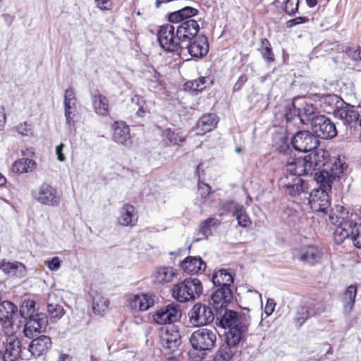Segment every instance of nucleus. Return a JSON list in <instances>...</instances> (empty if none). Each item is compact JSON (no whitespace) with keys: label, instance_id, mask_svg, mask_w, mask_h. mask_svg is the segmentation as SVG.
I'll use <instances>...</instances> for the list:
<instances>
[{"label":"nucleus","instance_id":"nucleus-57","mask_svg":"<svg viewBox=\"0 0 361 361\" xmlns=\"http://www.w3.org/2000/svg\"><path fill=\"white\" fill-rule=\"evenodd\" d=\"M307 307L310 310L311 317L319 315L325 311V306L321 302L312 303L310 305H308Z\"/></svg>","mask_w":361,"mask_h":361},{"label":"nucleus","instance_id":"nucleus-50","mask_svg":"<svg viewBox=\"0 0 361 361\" xmlns=\"http://www.w3.org/2000/svg\"><path fill=\"white\" fill-rule=\"evenodd\" d=\"M262 58L268 63L274 61L275 57L269 41L267 38H262L258 49Z\"/></svg>","mask_w":361,"mask_h":361},{"label":"nucleus","instance_id":"nucleus-49","mask_svg":"<svg viewBox=\"0 0 361 361\" xmlns=\"http://www.w3.org/2000/svg\"><path fill=\"white\" fill-rule=\"evenodd\" d=\"M206 78L200 77L194 80H189L184 84V90L192 94H197L206 87Z\"/></svg>","mask_w":361,"mask_h":361},{"label":"nucleus","instance_id":"nucleus-48","mask_svg":"<svg viewBox=\"0 0 361 361\" xmlns=\"http://www.w3.org/2000/svg\"><path fill=\"white\" fill-rule=\"evenodd\" d=\"M109 301L107 298L97 293L93 297L92 308L94 313H104L109 308Z\"/></svg>","mask_w":361,"mask_h":361},{"label":"nucleus","instance_id":"nucleus-33","mask_svg":"<svg viewBox=\"0 0 361 361\" xmlns=\"http://www.w3.org/2000/svg\"><path fill=\"white\" fill-rule=\"evenodd\" d=\"M240 343L231 344L225 338V343L221 345L213 355L212 361H231L237 352Z\"/></svg>","mask_w":361,"mask_h":361},{"label":"nucleus","instance_id":"nucleus-32","mask_svg":"<svg viewBox=\"0 0 361 361\" xmlns=\"http://www.w3.org/2000/svg\"><path fill=\"white\" fill-rule=\"evenodd\" d=\"M221 222L216 218H208L201 223L197 232L195 233L193 242H198L207 239L212 235V230L217 228Z\"/></svg>","mask_w":361,"mask_h":361},{"label":"nucleus","instance_id":"nucleus-30","mask_svg":"<svg viewBox=\"0 0 361 361\" xmlns=\"http://www.w3.org/2000/svg\"><path fill=\"white\" fill-rule=\"evenodd\" d=\"M300 104L302 107L300 108V118H297V121L305 125H312L314 119L321 114H319L317 108L312 104L304 102Z\"/></svg>","mask_w":361,"mask_h":361},{"label":"nucleus","instance_id":"nucleus-56","mask_svg":"<svg viewBox=\"0 0 361 361\" xmlns=\"http://www.w3.org/2000/svg\"><path fill=\"white\" fill-rule=\"evenodd\" d=\"M16 129L18 133L22 136H31L33 134L32 125L27 122L18 124Z\"/></svg>","mask_w":361,"mask_h":361},{"label":"nucleus","instance_id":"nucleus-6","mask_svg":"<svg viewBox=\"0 0 361 361\" xmlns=\"http://www.w3.org/2000/svg\"><path fill=\"white\" fill-rule=\"evenodd\" d=\"M4 361H16L18 358L29 360V351L23 348L21 342L16 336L15 332L5 334L4 345L0 353Z\"/></svg>","mask_w":361,"mask_h":361},{"label":"nucleus","instance_id":"nucleus-13","mask_svg":"<svg viewBox=\"0 0 361 361\" xmlns=\"http://www.w3.org/2000/svg\"><path fill=\"white\" fill-rule=\"evenodd\" d=\"M311 127L317 138L331 139L337 135L335 123L324 115H321L316 118Z\"/></svg>","mask_w":361,"mask_h":361},{"label":"nucleus","instance_id":"nucleus-40","mask_svg":"<svg viewBox=\"0 0 361 361\" xmlns=\"http://www.w3.org/2000/svg\"><path fill=\"white\" fill-rule=\"evenodd\" d=\"M212 282L214 286L219 288H230L231 285L233 283V279L226 269H221L214 273Z\"/></svg>","mask_w":361,"mask_h":361},{"label":"nucleus","instance_id":"nucleus-10","mask_svg":"<svg viewBox=\"0 0 361 361\" xmlns=\"http://www.w3.org/2000/svg\"><path fill=\"white\" fill-rule=\"evenodd\" d=\"M280 185L286 194L294 197L307 193L309 188L307 183L301 178L288 174L281 179Z\"/></svg>","mask_w":361,"mask_h":361},{"label":"nucleus","instance_id":"nucleus-51","mask_svg":"<svg viewBox=\"0 0 361 361\" xmlns=\"http://www.w3.org/2000/svg\"><path fill=\"white\" fill-rule=\"evenodd\" d=\"M47 310L50 317V319L56 322L61 319L65 314V311L62 305L59 304L47 303Z\"/></svg>","mask_w":361,"mask_h":361},{"label":"nucleus","instance_id":"nucleus-42","mask_svg":"<svg viewBox=\"0 0 361 361\" xmlns=\"http://www.w3.org/2000/svg\"><path fill=\"white\" fill-rule=\"evenodd\" d=\"M301 0H276L281 9L288 16H293L298 12Z\"/></svg>","mask_w":361,"mask_h":361},{"label":"nucleus","instance_id":"nucleus-23","mask_svg":"<svg viewBox=\"0 0 361 361\" xmlns=\"http://www.w3.org/2000/svg\"><path fill=\"white\" fill-rule=\"evenodd\" d=\"M51 338L47 336L42 335L33 339L27 349L29 351V359L32 356L39 357L45 354L51 348Z\"/></svg>","mask_w":361,"mask_h":361},{"label":"nucleus","instance_id":"nucleus-19","mask_svg":"<svg viewBox=\"0 0 361 361\" xmlns=\"http://www.w3.org/2000/svg\"><path fill=\"white\" fill-rule=\"evenodd\" d=\"M222 208L235 217L238 226L247 228L251 224V220L242 204L234 201H228L223 204Z\"/></svg>","mask_w":361,"mask_h":361},{"label":"nucleus","instance_id":"nucleus-24","mask_svg":"<svg viewBox=\"0 0 361 361\" xmlns=\"http://www.w3.org/2000/svg\"><path fill=\"white\" fill-rule=\"evenodd\" d=\"M113 140L124 146H130L131 139L128 126L123 121H116L112 125Z\"/></svg>","mask_w":361,"mask_h":361},{"label":"nucleus","instance_id":"nucleus-64","mask_svg":"<svg viewBox=\"0 0 361 361\" xmlns=\"http://www.w3.org/2000/svg\"><path fill=\"white\" fill-rule=\"evenodd\" d=\"M64 147L65 145L62 142L56 147V154L57 156V159L61 162H63L66 161V157L63 153Z\"/></svg>","mask_w":361,"mask_h":361},{"label":"nucleus","instance_id":"nucleus-25","mask_svg":"<svg viewBox=\"0 0 361 361\" xmlns=\"http://www.w3.org/2000/svg\"><path fill=\"white\" fill-rule=\"evenodd\" d=\"M161 343L164 348L174 351L181 343L179 331L174 326L167 328L161 335Z\"/></svg>","mask_w":361,"mask_h":361},{"label":"nucleus","instance_id":"nucleus-39","mask_svg":"<svg viewBox=\"0 0 361 361\" xmlns=\"http://www.w3.org/2000/svg\"><path fill=\"white\" fill-rule=\"evenodd\" d=\"M348 166L344 161H343L340 157H337L334 163L332 164L331 167L330 168V171L328 169H324L320 171L319 173H315L314 176L317 175H321L323 173H326L329 175V180H331V185H332L334 180L336 178H339L340 176L343 173L344 171L346 170Z\"/></svg>","mask_w":361,"mask_h":361},{"label":"nucleus","instance_id":"nucleus-17","mask_svg":"<svg viewBox=\"0 0 361 361\" xmlns=\"http://www.w3.org/2000/svg\"><path fill=\"white\" fill-rule=\"evenodd\" d=\"M334 116L340 120L344 126L350 128L355 127L358 123H360L359 113L354 109V106L346 102H344L343 105L334 112Z\"/></svg>","mask_w":361,"mask_h":361},{"label":"nucleus","instance_id":"nucleus-26","mask_svg":"<svg viewBox=\"0 0 361 361\" xmlns=\"http://www.w3.org/2000/svg\"><path fill=\"white\" fill-rule=\"evenodd\" d=\"M184 49H187L192 57L201 58L205 56L209 50L207 38L205 36H200L192 42H190Z\"/></svg>","mask_w":361,"mask_h":361},{"label":"nucleus","instance_id":"nucleus-54","mask_svg":"<svg viewBox=\"0 0 361 361\" xmlns=\"http://www.w3.org/2000/svg\"><path fill=\"white\" fill-rule=\"evenodd\" d=\"M310 317H311V314L308 307L300 306L297 310L295 321L302 325Z\"/></svg>","mask_w":361,"mask_h":361},{"label":"nucleus","instance_id":"nucleus-34","mask_svg":"<svg viewBox=\"0 0 361 361\" xmlns=\"http://www.w3.org/2000/svg\"><path fill=\"white\" fill-rule=\"evenodd\" d=\"M198 13L197 9L191 6H185L169 14L168 19L172 23H182L185 20H195L192 18L196 17Z\"/></svg>","mask_w":361,"mask_h":361},{"label":"nucleus","instance_id":"nucleus-55","mask_svg":"<svg viewBox=\"0 0 361 361\" xmlns=\"http://www.w3.org/2000/svg\"><path fill=\"white\" fill-rule=\"evenodd\" d=\"M77 114V106L64 107V115L66 123L69 126H73L75 124V116Z\"/></svg>","mask_w":361,"mask_h":361},{"label":"nucleus","instance_id":"nucleus-52","mask_svg":"<svg viewBox=\"0 0 361 361\" xmlns=\"http://www.w3.org/2000/svg\"><path fill=\"white\" fill-rule=\"evenodd\" d=\"M130 102L133 105L134 110H136V114L139 117H143L145 114L146 109L145 108V101L143 97L139 95H134L131 97Z\"/></svg>","mask_w":361,"mask_h":361},{"label":"nucleus","instance_id":"nucleus-53","mask_svg":"<svg viewBox=\"0 0 361 361\" xmlns=\"http://www.w3.org/2000/svg\"><path fill=\"white\" fill-rule=\"evenodd\" d=\"M77 98L73 87L68 88L64 93L63 96V105L64 107L67 106H77Z\"/></svg>","mask_w":361,"mask_h":361},{"label":"nucleus","instance_id":"nucleus-43","mask_svg":"<svg viewBox=\"0 0 361 361\" xmlns=\"http://www.w3.org/2000/svg\"><path fill=\"white\" fill-rule=\"evenodd\" d=\"M300 100L295 98L293 101L288 104L285 108V118L288 123L292 121L297 123V118H300V108L297 107V103Z\"/></svg>","mask_w":361,"mask_h":361},{"label":"nucleus","instance_id":"nucleus-11","mask_svg":"<svg viewBox=\"0 0 361 361\" xmlns=\"http://www.w3.org/2000/svg\"><path fill=\"white\" fill-rule=\"evenodd\" d=\"M188 317L190 323L195 326L210 324L214 319L211 307L201 303H197L192 307Z\"/></svg>","mask_w":361,"mask_h":361},{"label":"nucleus","instance_id":"nucleus-21","mask_svg":"<svg viewBox=\"0 0 361 361\" xmlns=\"http://www.w3.org/2000/svg\"><path fill=\"white\" fill-rule=\"evenodd\" d=\"M307 161L304 157H292L288 158L286 164V168L289 175L297 176L300 178L301 176L312 175L308 170Z\"/></svg>","mask_w":361,"mask_h":361},{"label":"nucleus","instance_id":"nucleus-16","mask_svg":"<svg viewBox=\"0 0 361 361\" xmlns=\"http://www.w3.org/2000/svg\"><path fill=\"white\" fill-rule=\"evenodd\" d=\"M310 152V153L305 157L306 161H307L308 170L312 175L314 171L319 173L320 171L323 170L322 167L326 166L329 154L327 151L317 148V147Z\"/></svg>","mask_w":361,"mask_h":361},{"label":"nucleus","instance_id":"nucleus-29","mask_svg":"<svg viewBox=\"0 0 361 361\" xmlns=\"http://www.w3.org/2000/svg\"><path fill=\"white\" fill-rule=\"evenodd\" d=\"M316 97L318 98L321 106L328 113L331 111L334 113L345 102L340 97L334 94H317Z\"/></svg>","mask_w":361,"mask_h":361},{"label":"nucleus","instance_id":"nucleus-20","mask_svg":"<svg viewBox=\"0 0 361 361\" xmlns=\"http://www.w3.org/2000/svg\"><path fill=\"white\" fill-rule=\"evenodd\" d=\"M323 252L320 248L314 245L304 246L299 249L298 253L295 254L300 261L310 265L319 263L322 257Z\"/></svg>","mask_w":361,"mask_h":361},{"label":"nucleus","instance_id":"nucleus-45","mask_svg":"<svg viewBox=\"0 0 361 361\" xmlns=\"http://www.w3.org/2000/svg\"><path fill=\"white\" fill-rule=\"evenodd\" d=\"M36 166V162L30 159L23 158L16 161L12 166L13 171L20 173H27Z\"/></svg>","mask_w":361,"mask_h":361},{"label":"nucleus","instance_id":"nucleus-37","mask_svg":"<svg viewBox=\"0 0 361 361\" xmlns=\"http://www.w3.org/2000/svg\"><path fill=\"white\" fill-rule=\"evenodd\" d=\"M357 289L355 286L350 285L344 291L341 297V303L343 306V312L345 315H349L353 311L355 302Z\"/></svg>","mask_w":361,"mask_h":361},{"label":"nucleus","instance_id":"nucleus-58","mask_svg":"<svg viewBox=\"0 0 361 361\" xmlns=\"http://www.w3.org/2000/svg\"><path fill=\"white\" fill-rule=\"evenodd\" d=\"M45 263L51 271H57L61 267V260L59 257H54L50 260L46 261Z\"/></svg>","mask_w":361,"mask_h":361},{"label":"nucleus","instance_id":"nucleus-59","mask_svg":"<svg viewBox=\"0 0 361 361\" xmlns=\"http://www.w3.org/2000/svg\"><path fill=\"white\" fill-rule=\"evenodd\" d=\"M346 54L354 61H361V51L359 47H350L346 50Z\"/></svg>","mask_w":361,"mask_h":361},{"label":"nucleus","instance_id":"nucleus-3","mask_svg":"<svg viewBox=\"0 0 361 361\" xmlns=\"http://www.w3.org/2000/svg\"><path fill=\"white\" fill-rule=\"evenodd\" d=\"M217 330L202 328L195 331L190 337L192 350L188 353L190 361H203L208 351L216 345Z\"/></svg>","mask_w":361,"mask_h":361},{"label":"nucleus","instance_id":"nucleus-2","mask_svg":"<svg viewBox=\"0 0 361 361\" xmlns=\"http://www.w3.org/2000/svg\"><path fill=\"white\" fill-rule=\"evenodd\" d=\"M219 317L220 326L224 329H228L225 333V338L229 343H240L245 339L250 324V317L248 314L225 310L224 314H219Z\"/></svg>","mask_w":361,"mask_h":361},{"label":"nucleus","instance_id":"nucleus-15","mask_svg":"<svg viewBox=\"0 0 361 361\" xmlns=\"http://www.w3.org/2000/svg\"><path fill=\"white\" fill-rule=\"evenodd\" d=\"M48 324L47 317L41 313L25 319L23 334L25 337L31 338L44 331Z\"/></svg>","mask_w":361,"mask_h":361},{"label":"nucleus","instance_id":"nucleus-9","mask_svg":"<svg viewBox=\"0 0 361 361\" xmlns=\"http://www.w3.org/2000/svg\"><path fill=\"white\" fill-rule=\"evenodd\" d=\"M290 143L295 150L307 152L318 147L319 140L309 130H299L293 135Z\"/></svg>","mask_w":361,"mask_h":361},{"label":"nucleus","instance_id":"nucleus-63","mask_svg":"<svg viewBox=\"0 0 361 361\" xmlns=\"http://www.w3.org/2000/svg\"><path fill=\"white\" fill-rule=\"evenodd\" d=\"M276 302L274 299L268 298L264 307V312L267 315H270L274 311Z\"/></svg>","mask_w":361,"mask_h":361},{"label":"nucleus","instance_id":"nucleus-36","mask_svg":"<svg viewBox=\"0 0 361 361\" xmlns=\"http://www.w3.org/2000/svg\"><path fill=\"white\" fill-rule=\"evenodd\" d=\"M0 269L11 277L23 278L26 275V268L23 264L18 262H10L3 260L0 264Z\"/></svg>","mask_w":361,"mask_h":361},{"label":"nucleus","instance_id":"nucleus-47","mask_svg":"<svg viewBox=\"0 0 361 361\" xmlns=\"http://www.w3.org/2000/svg\"><path fill=\"white\" fill-rule=\"evenodd\" d=\"M35 302L33 300H24L20 307V314L22 317L28 319L40 313L36 312Z\"/></svg>","mask_w":361,"mask_h":361},{"label":"nucleus","instance_id":"nucleus-46","mask_svg":"<svg viewBox=\"0 0 361 361\" xmlns=\"http://www.w3.org/2000/svg\"><path fill=\"white\" fill-rule=\"evenodd\" d=\"M162 136L173 145H179L180 143L183 142L185 140V136L178 129H164L162 131Z\"/></svg>","mask_w":361,"mask_h":361},{"label":"nucleus","instance_id":"nucleus-44","mask_svg":"<svg viewBox=\"0 0 361 361\" xmlns=\"http://www.w3.org/2000/svg\"><path fill=\"white\" fill-rule=\"evenodd\" d=\"M274 146L281 154L288 155L292 152L288 139L283 134H277L274 136Z\"/></svg>","mask_w":361,"mask_h":361},{"label":"nucleus","instance_id":"nucleus-60","mask_svg":"<svg viewBox=\"0 0 361 361\" xmlns=\"http://www.w3.org/2000/svg\"><path fill=\"white\" fill-rule=\"evenodd\" d=\"M96 6L101 11H109L112 8L111 0H94Z\"/></svg>","mask_w":361,"mask_h":361},{"label":"nucleus","instance_id":"nucleus-5","mask_svg":"<svg viewBox=\"0 0 361 361\" xmlns=\"http://www.w3.org/2000/svg\"><path fill=\"white\" fill-rule=\"evenodd\" d=\"M202 291L201 281L196 278H189L174 285L172 295L180 302H187L198 298Z\"/></svg>","mask_w":361,"mask_h":361},{"label":"nucleus","instance_id":"nucleus-1","mask_svg":"<svg viewBox=\"0 0 361 361\" xmlns=\"http://www.w3.org/2000/svg\"><path fill=\"white\" fill-rule=\"evenodd\" d=\"M334 212L329 215V220L336 226L334 232L335 242L342 243L349 238L357 248H361V217L356 214L342 212L341 216L334 217Z\"/></svg>","mask_w":361,"mask_h":361},{"label":"nucleus","instance_id":"nucleus-27","mask_svg":"<svg viewBox=\"0 0 361 361\" xmlns=\"http://www.w3.org/2000/svg\"><path fill=\"white\" fill-rule=\"evenodd\" d=\"M177 276V271L171 267H160L155 269L152 274V281L159 285L171 283Z\"/></svg>","mask_w":361,"mask_h":361},{"label":"nucleus","instance_id":"nucleus-4","mask_svg":"<svg viewBox=\"0 0 361 361\" xmlns=\"http://www.w3.org/2000/svg\"><path fill=\"white\" fill-rule=\"evenodd\" d=\"M328 173H323L314 176V179L319 185V188H314L310 193L308 203L310 208L318 215H327L331 200L329 192H331L332 185Z\"/></svg>","mask_w":361,"mask_h":361},{"label":"nucleus","instance_id":"nucleus-41","mask_svg":"<svg viewBox=\"0 0 361 361\" xmlns=\"http://www.w3.org/2000/svg\"><path fill=\"white\" fill-rule=\"evenodd\" d=\"M93 108L96 114L105 116L109 114V100L102 94H95L92 97Z\"/></svg>","mask_w":361,"mask_h":361},{"label":"nucleus","instance_id":"nucleus-18","mask_svg":"<svg viewBox=\"0 0 361 361\" xmlns=\"http://www.w3.org/2000/svg\"><path fill=\"white\" fill-rule=\"evenodd\" d=\"M233 293L230 288H218L212 295L210 304L218 314L225 312L226 307L231 302Z\"/></svg>","mask_w":361,"mask_h":361},{"label":"nucleus","instance_id":"nucleus-8","mask_svg":"<svg viewBox=\"0 0 361 361\" xmlns=\"http://www.w3.org/2000/svg\"><path fill=\"white\" fill-rule=\"evenodd\" d=\"M32 197L37 202L47 206L56 207L61 202V197L56 190L47 183H43L32 190Z\"/></svg>","mask_w":361,"mask_h":361},{"label":"nucleus","instance_id":"nucleus-28","mask_svg":"<svg viewBox=\"0 0 361 361\" xmlns=\"http://www.w3.org/2000/svg\"><path fill=\"white\" fill-rule=\"evenodd\" d=\"M206 263L200 257H188L180 263L182 269L190 274H201L206 269Z\"/></svg>","mask_w":361,"mask_h":361},{"label":"nucleus","instance_id":"nucleus-14","mask_svg":"<svg viewBox=\"0 0 361 361\" xmlns=\"http://www.w3.org/2000/svg\"><path fill=\"white\" fill-rule=\"evenodd\" d=\"M17 307L11 302L5 300L0 302V324L5 334L16 332L13 325V315Z\"/></svg>","mask_w":361,"mask_h":361},{"label":"nucleus","instance_id":"nucleus-31","mask_svg":"<svg viewBox=\"0 0 361 361\" xmlns=\"http://www.w3.org/2000/svg\"><path fill=\"white\" fill-rule=\"evenodd\" d=\"M137 221V216L134 206L125 204L119 211L118 223L123 226H134Z\"/></svg>","mask_w":361,"mask_h":361},{"label":"nucleus","instance_id":"nucleus-12","mask_svg":"<svg viewBox=\"0 0 361 361\" xmlns=\"http://www.w3.org/2000/svg\"><path fill=\"white\" fill-rule=\"evenodd\" d=\"M181 317V310L178 304L172 302L153 314L154 321L159 324H170L178 322Z\"/></svg>","mask_w":361,"mask_h":361},{"label":"nucleus","instance_id":"nucleus-35","mask_svg":"<svg viewBox=\"0 0 361 361\" xmlns=\"http://www.w3.org/2000/svg\"><path fill=\"white\" fill-rule=\"evenodd\" d=\"M218 123L216 116L213 114H208L202 116L196 126V134L203 135L207 133L212 131Z\"/></svg>","mask_w":361,"mask_h":361},{"label":"nucleus","instance_id":"nucleus-61","mask_svg":"<svg viewBox=\"0 0 361 361\" xmlns=\"http://www.w3.org/2000/svg\"><path fill=\"white\" fill-rule=\"evenodd\" d=\"M308 21V18L305 16H300L287 21L288 27H293L297 25L302 24Z\"/></svg>","mask_w":361,"mask_h":361},{"label":"nucleus","instance_id":"nucleus-62","mask_svg":"<svg viewBox=\"0 0 361 361\" xmlns=\"http://www.w3.org/2000/svg\"><path fill=\"white\" fill-rule=\"evenodd\" d=\"M211 188L207 183H199L198 192L202 197H206L210 193Z\"/></svg>","mask_w":361,"mask_h":361},{"label":"nucleus","instance_id":"nucleus-7","mask_svg":"<svg viewBox=\"0 0 361 361\" xmlns=\"http://www.w3.org/2000/svg\"><path fill=\"white\" fill-rule=\"evenodd\" d=\"M175 27L171 24H166L161 26L157 32L158 42L162 49L167 52L183 50L184 47L181 39H178L177 31L176 34Z\"/></svg>","mask_w":361,"mask_h":361},{"label":"nucleus","instance_id":"nucleus-38","mask_svg":"<svg viewBox=\"0 0 361 361\" xmlns=\"http://www.w3.org/2000/svg\"><path fill=\"white\" fill-rule=\"evenodd\" d=\"M128 303L132 310L145 311L152 305L153 302L145 294H135L129 295Z\"/></svg>","mask_w":361,"mask_h":361},{"label":"nucleus","instance_id":"nucleus-22","mask_svg":"<svg viewBox=\"0 0 361 361\" xmlns=\"http://www.w3.org/2000/svg\"><path fill=\"white\" fill-rule=\"evenodd\" d=\"M178 23L179 25L176 27L177 36L178 39H181L183 43L190 41L200 30V25L197 20H185Z\"/></svg>","mask_w":361,"mask_h":361}]
</instances>
